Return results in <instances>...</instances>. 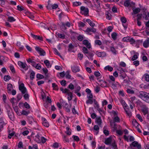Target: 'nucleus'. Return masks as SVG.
Here are the masks:
<instances>
[{"instance_id":"nucleus-35","label":"nucleus","mask_w":149,"mask_h":149,"mask_svg":"<svg viewBox=\"0 0 149 149\" xmlns=\"http://www.w3.org/2000/svg\"><path fill=\"white\" fill-rule=\"evenodd\" d=\"M60 101L61 104L62 105V106L63 107L65 105H67V104H68L67 103L64 101L62 99H61L60 100Z\"/></svg>"},{"instance_id":"nucleus-20","label":"nucleus","mask_w":149,"mask_h":149,"mask_svg":"<svg viewBox=\"0 0 149 149\" xmlns=\"http://www.w3.org/2000/svg\"><path fill=\"white\" fill-rule=\"evenodd\" d=\"M44 63L47 68H49L51 67V65L50 64V63L49 60H45L44 61Z\"/></svg>"},{"instance_id":"nucleus-7","label":"nucleus","mask_w":149,"mask_h":149,"mask_svg":"<svg viewBox=\"0 0 149 149\" xmlns=\"http://www.w3.org/2000/svg\"><path fill=\"white\" fill-rule=\"evenodd\" d=\"M130 146H133L134 147H136L138 149H141V146L140 144L136 141H133L130 145Z\"/></svg>"},{"instance_id":"nucleus-44","label":"nucleus","mask_w":149,"mask_h":149,"mask_svg":"<svg viewBox=\"0 0 149 149\" xmlns=\"http://www.w3.org/2000/svg\"><path fill=\"white\" fill-rule=\"evenodd\" d=\"M7 112L9 117L10 119H11L12 118L13 116V114L12 113L10 110L8 111Z\"/></svg>"},{"instance_id":"nucleus-45","label":"nucleus","mask_w":149,"mask_h":149,"mask_svg":"<svg viewBox=\"0 0 149 149\" xmlns=\"http://www.w3.org/2000/svg\"><path fill=\"white\" fill-rule=\"evenodd\" d=\"M111 146H112L113 149H117V147L116 144L115 143V141H114L111 144Z\"/></svg>"},{"instance_id":"nucleus-12","label":"nucleus","mask_w":149,"mask_h":149,"mask_svg":"<svg viewBox=\"0 0 149 149\" xmlns=\"http://www.w3.org/2000/svg\"><path fill=\"white\" fill-rule=\"evenodd\" d=\"M112 140L111 137H109L105 139L104 143L106 145H110L111 143Z\"/></svg>"},{"instance_id":"nucleus-3","label":"nucleus","mask_w":149,"mask_h":149,"mask_svg":"<svg viewBox=\"0 0 149 149\" xmlns=\"http://www.w3.org/2000/svg\"><path fill=\"white\" fill-rule=\"evenodd\" d=\"M139 97L141 98H144L145 99V101L147 102L149 100V94L144 91H141L139 92Z\"/></svg>"},{"instance_id":"nucleus-54","label":"nucleus","mask_w":149,"mask_h":149,"mask_svg":"<svg viewBox=\"0 0 149 149\" xmlns=\"http://www.w3.org/2000/svg\"><path fill=\"white\" fill-rule=\"evenodd\" d=\"M120 19L122 23H125L127 22V19L125 17H121Z\"/></svg>"},{"instance_id":"nucleus-2","label":"nucleus","mask_w":149,"mask_h":149,"mask_svg":"<svg viewBox=\"0 0 149 149\" xmlns=\"http://www.w3.org/2000/svg\"><path fill=\"white\" fill-rule=\"evenodd\" d=\"M120 119L119 118L118 116H116L114 118L113 121L111 120L110 121V124L111 126L113 127L114 130H117V127L116 122H119Z\"/></svg>"},{"instance_id":"nucleus-63","label":"nucleus","mask_w":149,"mask_h":149,"mask_svg":"<svg viewBox=\"0 0 149 149\" xmlns=\"http://www.w3.org/2000/svg\"><path fill=\"white\" fill-rule=\"evenodd\" d=\"M17 97L18 101H19L22 98V95L21 94H19L17 95Z\"/></svg>"},{"instance_id":"nucleus-43","label":"nucleus","mask_w":149,"mask_h":149,"mask_svg":"<svg viewBox=\"0 0 149 149\" xmlns=\"http://www.w3.org/2000/svg\"><path fill=\"white\" fill-rule=\"evenodd\" d=\"M95 44L98 45H102V42L101 41L99 40H96L95 42Z\"/></svg>"},{"instance_id":"nucleus-56","label":"nucleus","mask_w":149,"mask_h":149,"mask_svg":"<svg viewBox=\"0 0 149 149\" xmlns=\"http://www.w3.org/2000/svg\"><path fill=\"white\" fill-rule=\"evenodd\" d=\"M144 76L145 80L147 81H149V75L148 74H146Z\"/></svg>"},{"instance_id":"nucleus-13","label":"nucleus","mask_w":149,"mask_h":149,"mask_svg":"<svg viewBox=\"0 0 149 149\" xmlns=\"http://www.w3.org/2000/svg\"><path fill=\"white\" fill-rule=\"evenodd\" d=\"M96 55L99 57H103L106 56L105 53L104 52H100L98 51L96 52Z\"/></svg>"},{"instance_id":"nucleus-26","label":"nucleus","mask_w":149,"mask_h":149,"mask_svg":"<svg viewBox=\"0 0 149 149\" xmlns=\"http://www.w3.org/2000/svg\"><path fill=\"white\" fill-rule=\"evenodd\" d=\"M67 95L68 96V101H70L72 99L73 97L72 93L70 91L67 94Z\"/></svg>"},{"instance_id":"nucleus-39","label":"nucleus","mask_w":149,"mask_h":149,"mask_svg":"<svg viewBox=\"0 0 149 149\" xmlns=\"http://www.w3.org/2000/svg\"><path fill=\"white\" fill-rule=\"evenodd\" d=\"M11 78L8 75H5L4 76V80L6 81H8Z\"/></svg>"},{"instance_id":"nucleus-52","label":"nucleus","mask_w":149,"mask_h":149,"mask_svg":"<svg viewBox=\"0 0 149 149\" xmlns=\"http://www.w3.org/2000/svg\"><path fill=\"white\" fill-rule=\"evenodd\" d=\"M93 102V100L91 99H89L86 102L87 104H92Z\"/></svg>"},{"instance_id":"nucleus-21","label":"nucleus","mask_w":149,"mask_h":149,"mask_svg":"<svg viewBox=\"0 0 149 149\" xmlns=\"http://www.w3.org/2000/svg\"><path fill=\"white\" fill-rule=\"evenodd\" d=\"M149 45V39L145 40L143 44V46L146 48Z\"/></svg>"},{"instance_id":"nucleus-48","label":"nucleus","mask_w":149,"mask_h":149,"mask_svg":"<svg viewBox=\"0 0 149 149\" xmlns=\"http://www.w3.org/2000/svg\"><path fill=\"white\" fill-rule=\"evenodd\" d=\"M40 139L41 143L42 142L43 143H45L47 141V139L43 136L41 137Z\"/></svg>"},{"instance_id":"nucleus-27","label":"nucleus","mask_w":149,"mask_h":149,"mask_svg":"<svg viewBox=\"0 0 149 149\" xmlns=\"http://www.w3.org/2000/svg\"><path fill=\"white\" fill-rule=\"evenodd\" d=\"M71 105H69L68 104H67V105H65L64 106V107L65 108L66 111L68 112H69L70 111V109L71 107Z\"/></svg>"},{"instance_id":"nucleus-58","label":"nucleus","mask_w":149,"mask_h":149,"mask_svg":"<svg viewBox=\"0 0 149 149\" xmlns=\"http://www.w3.org/2000/svg\"><path fill=\"white\" fill-rule=\"evenodd\" d=\"M136 117L141 122L143 121L142 118L140 114H137L136 115Z\"/></svg>"},{"instance_id":"nucleus-37","label":"nucleus","mask_w":149,"mask_h":149,"mask_svg":"<svg viewBox=\"0 0 149 149\" xmlns=\"http://www.w3.org/2000/svg\"><path fill=\"white\" fill-rule=\"evenodd\" d=\"M136 100V97L135 96H133L131 97L130 99V101L131 102V104H132L133 105H134V104L133 102V101Z\"/></svg>"},{"instance_id":"nucleus-4","label":"nucleus","mask_w":149,"mask_h":149,"mask_svg":"<svg viewBox=\"0 0 149 149\" xmlns=\"http://www.w3.org/2000/svg\"><path fill=\"white\" fill-rule=\"evenodd\" d=\"M18 64L21 68H23L25 71L28 70V66L26 63H24L21 61H19L18 62Z\"/></svg>"},{"instance_id":"nucleus-40","label":"nucleus","mask_w":149,"mask_h":149,"mask_svg":"<svg viewBox=\"0 0 149 149\" xmlns=\"http://www.w3.org/2000/svg\"><path fill=\"white\" fill-rule=\"evenodd\" d=\"M66 131L65 132L68 135H70L71 134V132L70 131V128L68 127L66 128Z\"/></svg>"},{"instance_id":"nucleus-14","label":"nucleus","mask_w":149,"mask_h":149,"mask_svg":"<svg viewBox=\"0 0 149 149\" xmlns=\"http://www.w3.org/2000/svg\"><path fill=\"white\" fill-rule=\"evenodd\" d=\"M65 25L67 26L68 27H70L71 25V24L69 22H67L65 24L63 22H62L61 23V26L63 28L65 29H66L67 28L65 27Z\"/></svg>"},{"instance_id":"nucleus-46","label":"nucleus","mask_w":149,"mask_h":149,"mask_svg":"<svg viewBox=\"0 0 149 149\" xmlns=\"http://www.w3.org/2000/svg\"><path fill=\"white\" fill-rule=\"evenodd\" d=\"M29 113V111H27L24 110H22V114L24 115H27Z\"/></svg>"},{"instance_id":"nucleus-11","label":"nucleus","mask_w":149,"mask_h":149,"mask_svg":"<svg viewBox=\"0 0 149 149\" xmlns=\"http://www.w3.org/2000/svg\"><path fill=\"white\" fill-rule=\"evenodd\" d=\"M71 69L72 72H79L80 70L78 66L77 65H74L72 67Z\"/></svg>"},{"instance_id":"nucleus-32","label":"nucleus","mask_w":149,"mask_h":149,"mask_svg":"<svg viewBox=\"0 0 149 149\" xmlns=\"http://www.w3.org/2000/svg\"><path fill=\"white\" fill-rule=\"evenodd\" d=\"M68 47L69 48L68 50L69 52H71L72 50L74 48V47L72 43H70L69 44Z\"/></svg>"},{"instance_id":"nucleus-61","label":"nucleus","mask_w":149,"mask_h":149,"mask_svg":"<svg viewBox=\"0 0 149 149\" xmlns=\"http://www.w3.org/2000/svg\"><path fill=\"white\" fill-rule=\"evenodd\" d=\"M10 69L13 73H15V69L14 68V67L13 66H10Z\"/></svg>"},{"instance_id":"nucleus-16","label":"nucleus","mask_w":149,"mask_h":149,"mask_svg":"<svg viewBox=\"0 0 149 149\" xmlns=\"http://www.w3.org/2000/svg\"><path fill=\"white\" fill-rule=\"evenodd\" d=\"M43 120V122L42 124L45 127H48L49 126V124L47 120L45 118H43L42 119Z\"/></svg>"},{"instance_id":"nucleus-55","label":"nucleus","mask_w":149,"mask_h":149,"mask_svg":"<svg viewBox=\"0 0 149 149\" xmlns=\"http://www.w3.org/2000/svg\"><path fill=\"white\" fill-rule=\"evenodd\" d=\"M142 15L141 14H138L137 15V17L136 19L137 20H141L142 17Z\"/></svg>"},{"instance_id":"nucleus-49","label":"nucleus","mask_w":149,"mask_h":149,"mask_svg":"<svg viewBox=\"0 0 149 149\" xmlns=\"http://www.w3.org/2000/svg\"><path fill=\"white\" fill-rule=\"evenodd\" d=\"M24 106L25 108L27 109H29L30 108L29 105L27 102H25L24 103Z\"/></svg>"},{"instance_id":"nucleus-38","label":"nucleus","mask_w":149,"mask_h":149,"mask_svg":"<svg viewBox=\"0 0 149 149\" xmlns=\"http://www.w3.org/2000/svg\"><path fill=\"white\" fill-rule=\"evenodd\" d=\"M35 75V73L33 71H32L30 75V78L31 80H33L34 78V76Z\"/></svg>"},{"instance_id":"nucleus-62","label":"nucleus","mask_w":149,"mask_h":149,"mask_svg":"<svg viewBox=\"0 0 149 149\" xmlns=\"http://www.w3.org/2000/svg\"><path fill=\"white\" fill-rule=\"evenodd\" d=\"M68 88L71 90H73L74 89V86L73 84L70 83L68 86Z\"/></svg>"},{"instance_id":"nucleus-51","label":"nucleus","mask_w":149,"mask_h":149,"mask_svg":"<svg viewBox=\"0 0 149 149\" xmlns=\"http://www.w3.org/2000/svg\"><path fill=\"white\" fill-rule=\"evenodd\" d=\"M127 91L128 93L131 94H133L134 93V91L133 90L130 89H127Z\"/></svg>"},{"instance_id":"nucleus-24","label":"nucleus","mask_w":149,"mask_h":149,"mask_svg":"<svg viewBox=\"0 0 149 149\" xmlns=\"http://www.w3.org/2000/svg\"><path fill=\"white\" fill-rule=\"evenodd\" d=\"M13 86L11 84H9L7 86V89L8 91V93H9L11 92V90L13 89Z\"/></svg>"},{"instance_id":"nucleus-41","label":"nucleus","mask_w":149,"mask_h":149,"mask_svg":"<svg viewBox=\"0 0 149 149\" xmlns=\"http://www.w3.org/2000/svg\"><path fill=\"white\" fill-rule=\"evenodd\" d=\"M82 50L84 54H88V50L86 47H83L82 48Z\"/></svg>"},{"instance_id":"nucleus-31","label":"nucleus","mask_w":149,"mask_h":149,"mask_svg":"<svg viewBox=\"0 0 149 149\" xmlns=\"http://www.w3.org/2000/svg\"><path fill=\"white\" fill-rule=\"evenodd\" d=\"M124 109L127 115L129 116H132V113L129 111V109L125 108Z\"/></svg>"},{"instance_id":"nucleus-42","label":"nucleus","mask_w":149,"mask_h":149,"mask_svg":"<svg viewBox=\"0 0 149 149\" xmlns=\"http://www.w3.org/2000/svg\"><path fill=\"white\" fill-rule=\"evenodd\" d=\"M36 77L37 78L39 79H42L44 78V76L40 74H38L36 75Z\"/></svg>"},{"instance_id":"nucleus-47","label":"nucleus","mask_w":149,"mask_h":149,"mask_svg":"<svg viewBox=\"0 0 149 149\" xmlns=\"http://www.w3.org/2000/svg\"><path fill=\"white\" fill-rule=\"evenodd\" d=\"M84 36L83 35H79L77 37V39L79 41H82L84 39Z\"/></svg>"},{"instance_id":"nucleus-18","label":"nucleus","mask_w":149,"mask_h":149,"mask_svg":"<svg viewBox=\"0 0 149 149\" xmlns=\"http://www.w3.org/2000/svg\"><path fill=\"white\" fill-rule=\"evenodd\" d=\"M40 137H41L39 135L37 134L34 140L38 143H41Z\"/></svg>"},{"instance_id":"nucleus-29","label":"nucleus","mask_w":149,"mask_h":149,"mask_svg":"<svg viewBox=\"0 0 149 149\" xmlns=\"http://www.w3.org/2000/svg\"><path fill=\"white\" fill-rule=\"evenodd\" d=\"M105 15L107 19H110L111 18V15L108 11H106Z\"/></svg>"},{"instance_id":"nucleus-1","label":"nucleus","mask_w":149,"mask_h":149,"mask_svg":"<svg viewBox=\"0 0 149 149\" xmlns=\"http://www.w3.org/2000/svg\"><path fill=\"white\" fill-rule=\"evenodd\" d=\"M19 90L20 91L22 94H24L23 95L24 99L27 100L29 99V95L27 93L26 88L24 86V84H21L19 86Z\"/></svg>"},{"instance_id":"nucleus-34","label":"nucleus","mask_w":149,"mask_h":149,"mask_svg":"<svg viewBox=\"0 0 149 149\" xmlns=\"http://www.w3.org/2000/svg\"><path fill=\"white\" fill-rule=\"evenodd\" d=\"M16 19L13 17L10 16L8 18V21L10 22H12L15 21Z\"/></svg>"},{"instance_id":"nucleus-53","label":"nucleus","mask_w":149,"mask_h":149,"mask_svg":"<svg viewBox=\"0 0 149 149\" xmlns=\"http://www.w3.org/2000/svg\"><path fill=\"white\" fill-rule=\"evenodd\" d=\"M130 37H126L123 38V40L124 42H129Z\"/></svg>"},{"instance_id":"nucleus-33","label":"nucleus","mask_w":149,"mask_h":149,"mask_svg":"<svg viewBox=\"0 0 149 149\" xmlns=\"http://www.w3.org/2000/svg\"><path fill=\"white\" fill-rule=\"evenodd\" d=\"M100 85L103 87H106L107 86V82L106 81H102L100 83Z\"/></svg>"},{"instance_id":"nucleus-17","label":"nucleus","mask_w":149,"mask_h":149,"mask_svg":"<svg viewBox=\"0 0 149 149\" xmlns=\"http://www.w3.org/2000/svg\"><path fill=\"white\" fill-rule=\"evenodd\" d=\"M132 10L133 13L135 14L138 13L140 12L141 10V9L139 8H133Z\"/></svg>"},{"instance_id":"nucleus-9","label":"nucleus","mask_w":149,"mask_h":149,"mask_svg":"<svg viewBox=\"0 0 149 149\" xmlns=\"http://www.w3.org/2000/svg\"><path fill=\"white\" fill-rule=\"evenodd\" d=\"M82 43L83 44L85 45L88 49H90L91 48V43L89 42L87 40H83Z\"/></svg>"},{"instance_id":"nucleus-6","label":"nucleus","mask_w":149,"mask_h":149,"mask_svg":"<svg viewBox=\"0 0 149 149\" xmlns=\"http://www.w3.org/2000/svg\"><path fill=\"white\" fill-rule=\"evenodd\" d=\"M80 9L81 12H83V13L85 15H88L89 12V10L88 8H86L84 6H82L81 7Z\"/></svg>"},{"instance_id":"nucleus-22","label":"nucleus","mask_w":149,"mask_h":149,"mask_svg":"<svg viewBox=\"0 0 149 149\" xmlns=\"http://www.w3.org/2000/svg\"><path fill=\"white\" fill-rule=\"evenodd\" d=\"M132 125L134 126L136 128L138 127L139 124L136 120L133 119L132 121Z\"/></svg>"},{"instance_id":"nucleus-8","label":"nucleus","mask_w":149,"mask_h":149,"mask_svg":"<svg viewBox=\"0 0 149 149\" xmlns=\"http://www.w3.org/2000/svg\"><path fill=\"white\" fill-rule=\"evenodd\" d=\"M130 1L131 0H126L124 2V6L126 7H128L129 6L130 7L131 6V4L134 5V3H133L132 2L130 3Z\"/></svg>"},{"instance_id":"nucleus-10","label":"nucleus","mask_w":149,"mask_h":149,"mask_svg":"<svg viewBox=\"0 0 149 149\" xmlns=\"http://www.w3.org/2000/svg\"><path fill=\"white\" fill-rule=\"evenodd\" d=\"M96 31V29H95L93 28H89L88 27L86 29L85 32H87V33L89 34L90 35H91V33H90L91 32H93V33H95Z\"/></svg>"},{"instance_id":"nucleus-59","label":"nucleus","mask_w":149,"mask_h":149,"mask_svg":"<svg viewBox=\"0 0 149 149\" xmlns=\"http://www.w3.org/2000/svg\"><path fill=\"white\" fill-rule=\"evenodd\" d=\"M129 41L130 42L131 44L134 43L135 42V40L132 38H131L130 37Z\"/></svg>"},{"instance_id":"nucleus-5","label":"nucleus","mask_w":149,"mask_h":149,"mask_svg":"<svg viewBox=\"0 0 149 149\" xmlns=\"http://www.w3.org/2000/svg\"><path fill=\"white\" fill-rule=\"evenodd\" d=\"M35 49L38 52L41 56H45V52L43 49L41 48L36 46Z\"/></svg>"},{"instance_id":"nucleus-50","label":"nucleus","mask_w":149,"mask_h":149,"mask_svg":"<svg viewBox=\"0 0 149 149\" xmlns=\"http://www.w3.org/2000/svg\"><path fill=\"white\" fill-rule=\"evenodd\" d=\"M58 37L64 39L65 38V36L64 34H60L58 33Z\"/></svg>"},{"instance_id":"nucleus-15","label":"nucleus","mask_w":149,"mask_h":149,"mask_svg":"<svg viewBox=\"0 0 149 149\" xmlns=\"http://www.w3.org/2000/svg\"><path fill=\"white\" fill-rule=\"evenodd\" d=\"M31 36L35 39L39 40H42V38L41 37L36 35L32 33H31Z\"/></svg>"},{"instance_id":"nucleus-19","label":"nucleus","mask_w":149,"mask_h":149,"mask_svg":"<svg viewBox=\"0 0 149 149\" xmlns=\"http://www.w3.org/2000/svg\"><path fill=\"white\" fill-rule=\"evenodd\" d=\"M86 22L88 23L92 27H94L95 26V24L93 22L91 21L89 19H87L86 20Z\"/></svg>"},{"instance_id":"nucleus-57","label":"nucleus","mask_w":149,"mask_h":149,"mask_svg":"<svg viewBox=\"0 0 149 149\" xmlns=\"http://www.w3.org/2000/svg\"><path fill=\"white\" fill-rule=\"evenodd\" d=\"M81 3L80 2H75L73 3V5L75 6H78L81 5Z\"/></svg>"},{"instance_id":"nucleus-28","label":"nucleus","mask_w":149,"mask_h":149,"mask_svg":"<svg viewBox=\"0 0 149 149\" xmlns=\"http://www.w3.org/2000/svg\"><path fill=\"white\" fill-rule=\"evenodd\" d=\"M139 55V54L138 53H136V54H134L132 57V60L134 61L135 60H136L138 58V56Z\"/></svg>"},{"instance_id":"nucleus-23","label":"nucleus","mask_w":149,"mask_h":149,"mask_svg":"<svg viewBox=\"0 0 149 149\" xmlns=\"http://www.w3.org/2000/svg\"><path fill=\"white\" fill-rule=\"evenodd\" d=\"M60 89L63 93H67V94L70 91V90L66 88L64 89L63 88H60Z\"/></svg>"},{"instance_id":"nucleus-64","label":"nucleus","mask_w":149,"mask_h":149,"mask_svg":"<svg viewBox=\"0 0 149 149\" xmlns=\"http://www.w3.org/2000/svg\"><path fill=\"white\" fill-rule=\"evenodd\" d=\"M61 85L63 86H65L66 84V81L65 80H63L61 81Z\"/></svg>"},{"instance_id":"nucleus-25","label":"nucleus","mask_w":149,"mask_h":149,"mask_svg":"<svg viewBox=\"0 0 149 149\" xmlns=\"http://www.w3.org/2000/svg\"><path fill=\"white\" fill-rule=\"evenodd\" d=\"M111 36L112 38L114 40H116L117 39V34L115 32L113 33L111 35Z\"/></svg>"},{"instance_id":"nucleus-60","label":"nucleus","mask_w":149,"mask_h":149,"mask_svg":"<svg viewBox=\"0 0 149 149\" xmlns=\"http://www.w3.org/2000/svg\"><path fill=\"white\" fill-rule=\"evenodd\" d=\"M52 86L53 88L55 90H57L58 89V86L55 83H53L52 84Z\"/></svg>"},{"instance_id":"nucleus-36","label":"nucleus","mask_w":149,"mask_h":149,"mask_svg":"<svg viewBox=\"0 0 149 149\" xmlns=\"http://www.w3.org/2000/svg\"><path fill=\"white\" fill-rule=\"evenodd\" d=\"M104 69L105 70H108L109 71L111 72L113 70V68L111 67L108 65L105 67Z\"/></svg>"},{"instance_id":"nucleus-30","label":"nucleus","mask_w":149,"mask_h":149,"mask_svg":"<svg viewBox=\"0 0 149 149\" xmlns=\"http://www.w3.org/2000/svg\"><path fill=\"white\" fill-rule=\"evenodd\" d=\"M96 121L97 123L99 125H100L102 123V120L100 117L97 118Z\"/></svg>"}]
</instances>
